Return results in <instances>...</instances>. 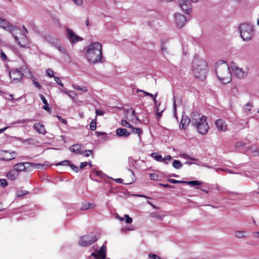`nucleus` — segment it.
Wrapping results in <instances>:
<instances>
[{"mask_svg":"<svg viewBox=\"0 0 259 259\" xmlns=\"http://www.w3.org/2000/svg\"><path fill=\"white\" fill-rule=\"evenodd\" d=\"M85 57L91 64L102 63L103 57L101 44L94 42L90 44L86 51Z\"/></svg>","mask_w":259,"mask_h":259,"instance_id":"nucleus-1","label":"nucleus"},{"mask_svg":"<svg viewBox=\"0 0 259 259\" xmlns=\"http://www.w3.org/2000/svg\"><path fill=\"white\" fill-rule=\"evenodd\" d=\"M215 71L219 79L223 83H229L232 79V73L228 64L224 61L215 63Z\"/></svg>","mask_w":259,"mask_h":259,"instance_id":"nucleus-2","label":"nucleus"},{"mask_svg":"<svg viewBox=\"0 0 259 259\" xmlns=\"http://www.w3.org/2000/svg\"><path fill=\"white\" fill-rule=\"evenodd\" d=\"M191 125L194 126L197 132L202 135H205L209 129L208 125L206 121V117L201 116L198 112H193L191 114Z\"/></svg>","mask_w":259,"mask_h":259,"instance_id":"nucleus-3","label":"nucleus"},{"mask_svg":"<svg viewBox=\"0 0 259 259\" xmlns=\"http://www.w3.org/2000/svg\"><path fill=\"white\" fill-rule=\"evenodd\" d=\"M207 63L203 60H195L193 62V72L196 78L203 79L205 77Z\"/></svg>","mask_w":259,"mask_h":259,"instance_id":"nucleus-4","label":"nucleus"},{"mask_svg":"<svg viewBox=\"0 0 259 259\" xmlns=\"http://www.w3.org/2000/svg\"><path fill=\"white\" fill-rule=\"evenodd\" d=\"M240 36L243 40L249 41L253 37L254 30L252 25L248 23H243L240 26Z\"/></svg>","mask_w":259,"mask_h":259,"instance_id":"nucleus-5","label":"nucleus"},{"mask_svg":"<svg viewBox=\"0 0 259 259\" xmlns=\"http://www.w3.org/2000/svg\"><path fill=\"white\" fill-rule=\"evenodd\" d=\"M0 27L5 30L11 32L16 40H18L17 33L21 32V29L18 27L13 26L6 19L0 18Z\"/></svg>","mask_w":259,"mask_h":259,"instance_id":"nucleus-6","label":"nucleus"},{"mask_svg":"<svg viewBox=\"0 0 259 259\" xmlns=\"http://www.w3.org/2000/svg\"><path fill=\"white\" fill-rule=\"evenodd\" d=\"M97 240L96 235L90 234L81 237L78 243L80 246H87L96 242Z\"/></svg>","mask_w":259,"mask_h":259,"instance_id":"nucleus-7","label":"nucleus"},{"mask_svg":"<svg viewBox=\"0 0 259 259\" xmlns=\"http://www.w3.org/2000/svg\"><path fill=\"white\" fill-rule=\"evenodd\" d=\"M27 32L26 28L23 25V30L21 29V32L19 33H20L21 37L20 38L18 37V40L15 38L18 45L23 48H28L29 47V41L26 35V33Z\"/></svg>","mask_w":259,"mask_h":259,"instance_id":"nucleus-8","label":"nucleus"},{"mask_svg":"<svg viewBox=\"0 0 259 259\" xmlns=\"http://www.w3.org/2000/svg\"><path fill=\"white\" fill-rule=\"evenodd\" d=\"M231 69L233 73L239 78H242L246 76L248 73V68H240L234 63L231 65Z\"/></svg>","mask_w":259,"mask_h":259,"instance_id":"nucleus-9","label":"nucleus"},{"mask_svg":"<svg viewBox=\"0 0 259 259\" xmlns=\"http://www.w3.org/2000/svg\"><path fill=\"white\" fill-rule=\"evenodd\" d=\"M34 166L38 168L40 166H42L41 164H32L30 162H20L15 164L13 167L17 170L19 173V172L24 171L26 169L29 167Z\"/></svg>","mask_w":259,"mask_h":259,"instance_id":"nucleus-10","label":"nucleus"},{"mask_svg":"<svg viewBox=\"0 0 259 259\" xmlns=\"http://www.w3.org/2000/svg\"><path fill=\"white\" fill-rule=\"evenodd\" d=\"M126 118L133 123L137 124L140 122V120L136 115L135 111L133 109H130L125 111Z\"/></svg>","mask_w":259,"mask_h":259,"instance_id":"nucleus-11","label":"nucleus"},{"mask_svg":"<svg viewBox=\"0 0 259 259\" xmlns=\"http://www.w3.org/2000/svg\"><path fill=\"white\" fill-rule=\"evenodd\" d=\"M66 31L67 32V35L71 44H75L83 40L82 37L76 35L70 28H67Z\"/></svg>","mask_w":259,"mask_h":259,"instance_id":"nucleus-12","label":"nucleus"},{"mask_svg":"<svg viewBox=\"0 0 259 259\" xmlns=\"http://www.w3.org/2000/svg\"><path fill=\"white\" fill-rule=\"evenodd\" d=\"M1 159L3 160L9 161L14 159L17 156V153L15 151H2L0 153Z\"/></svg>","mask_w":259,"mask_h":259,"instance_id":"nucleus-13","label":"nucleus"},{"mask_svg":"<svg viewBox=\"0 0 259 259\" xmlns=\"http://www.w3.org/2000/svg\"><path fill=\"white\" fill-rule=\"evenodd\" d=\"M179 5L182 10L186 14H189L191 12V5L188 0H180Z\"/></svg>","mask_w":259,"mask_h":259,"instance_id":"nucleus-14","label":"nucleus"},{"mask_svg":"<svg viewBox=\"0 0 259 259\" xmlns=\"http://www.w3.org/2000/svg\"><path fill=\"white\" fill-rule=\"evenodd\" d=\"M9 75L12 80H21L23 74L19 70L12 69L10 71Z\"/></svg>","mask_w":259,"mask_h":259,"instance_id":"nucleus-15","label":"nucleus"},{"mask_svg":"<svg viewBox=\"0 0 259 259\" xmlns=\"http://www.w3.org/2000/svg\"><path fill=\"white\" fill-rule=\"evenodd\" d=\"M175 18L176 23L178 27L181 28L184 26L187 21L185 16L180 13H177L175 14Z\"/></svg>","mask_w":259,"mask_h":259,"instance_id":"nucleus-16","label":"nucleus"},{"mask_svg":"<svg viewBox=\"0 0 259 259\" xmlns=\"http://www.w3.org/2000/svg\"><path fill=\"white\" fill-rule=\"evenodd\" d=\"M106 246L103 245L100 250L96 252L92 253V255L95 256L98 259H105L106 258Z\"/></svg>","mask_w":259,"mask_h":259,"instance_id":"nucleus-17","label":"nucleus"},{"mask_svg":"<svg viewBox=\"0 0 259 259\" xmlns=\"http://www.w3.org/2000/svg\"><path fill=\"white\" fill-rule=\"evenodd\" d=\"M215 126L219 132H226L227 130V124L223 119H219L215 121Z\"/></svg>","mask_w":259,"mask_h":259,"instance_id":"nucleus-18","label":"nucleus"},{"mask_svg":"<svg viewBox=\"0 0 259 259\" xmlns=\"http://www.w3.org/2000/svg\"><path fill=\"white\" fill-rule=\"evenodd\" d=\"M190 123H191V117L189 118L187 115H183L180 123V128L186 129Z\"/></svg>","mask_w":259,"mask_h":259,"instance_id":"nucleus-19","label":"nucleus"},{"mask_svg":"<svg viewBox=\"0 0 259 259\" xmlns=\"http://www.w3.org/2000/svg\"><path fill=\"white\" fill-rule=\"evenodd\" d=\"M33 128L38 134L42 135H45L47 133L45 125L40 123H35L33 125Z\"/></svg>","mask_w":259,"mask_h":259,"instance_id":"nucleus-20","label":"nucleus"},{"mask_svg":"<svg viewBox=\"0 0 259 259\" xmlns=\"http://www.w3.org/2000/svg\"><path fill=\"white\" fill-rule=\"evenodd\" d=\"M116 134L118 137H122L124 138L128 137L131 133L128 132L125 128H118L116 130Z\"/></svg>","mask_w":259,"mask_h":259,"instance_id":"nucleus-21","label":"nucleus"},{"mask_svg":"<svg viewBox=\"0 0 259 259\" xmlns=\"http://www.w3.org/2000/svg\"><path fill=\"white\" fill-rule=\"evenodd\" d=\"M19 174L13 167V169L10 170L7 174V177L8 179L11 180H14L19 177Z\"/></svg>","mask_w":259,"mask_h":259,"instance_id":"nucleus-22","label":"nucleus"},{"mask_svg":"<svg viewBox=\"0 0 259 259\" xmlns=\"http://www.w3.org/2000/svg\"><path fill=\"white\" fill-rule=\"evenodd\" d=\"M249 144V141L247 140H245L243 141H240L237 142L235 145V148L237 150H241L244 149L245 150L246 149H249L248 147H246V145Z\"/></svg>","mask_w":259,"mask_h":259,"instance_id":"nucleus-23","label":"nucleus"},{"mask_svg":"<svg viewBox=\"0 0 259 259\" xmlns=\"http://www.w3.org/2000/svg\"><path fill=\"white\" fill-rule=\"evenodd\" d=\"M81 147V145L80 144H74L70 147V150L72 152L76 153L77 154L83 153V152L81 153L80 152Z\"/></svg>","mask_w":259,"mask_h":259,"instance_id":"nucleus-24","label":"nucleus"},{"mask_svg":"<svg viewBox=\"0 0 259 259\" xmlns=\"http://www.w3.org/2000/svg\"><path fill=\"white\" fill-rule=\"evenodd\" d=\"M124 217H120L117 213H116L115 214V218L121 221H123L124 220V219H125V222L127 224H131L132 222V218H131L128 214H125Z\"/></svg>","mask_w":259,"mask_h":259,"instance_id":"nucleus-25","label":"nucleus"},{"mask_svg":"<svg viewBox=\"0 0 259 259\" xmlns=\"http://www.w3.org/2000/svg\"><path fill=\"white\" fill-rule=\"evenodd\" d=\"M49 42L50 44V45L54 48H56L60 44L59 39L55 37H50L49 39Z\"/></svg>","mask_w":259,"mask_h":259,"instance_id":"nucleus-26","label":"nucleus"},{"mask_svg":"<svg viewBox=\"0 0 259 259\" xmlns=\"http://www.w3.org/2000/svg\"><path fill=\"white\" fill-rule=\"evenodd\" d=\"M137 93H142L144 94V95L145 96H149L150 97H151L153 101L155 102H156V97H157V94H155L154 95H152V94L150 93H148V92H145L143 90H140V89H137Z\"/></svg>","mask_w":259,"mask_h":259,"instance_id":"nucleus-27","label":"nucleus"},{"mask_svg":"<svg viewBox=\"0 0 259 259\" xmlns=\"http://www.w3.org/2000/svg\"><path fill=\"white\" fill-rule=\"evenodd\" d=\"M132 129V133L134 134H137L139 137V140H141V135L143 134V131L141 128L138 127H134L133 126V127L131 128Z\"/></svg>","mask_w":259,"mask_h":259,"instance_id":"nucleus-28","label":"nucleus"},{"mask_svg":"<svg viewBox=\"0 0 259 259\" xmlns=\"http://www.w3.org/2000/svg\"><path fill=\"white\" fill-rule=\"evenodd\" d=\"M62 91V92L67 94L69 97H70L72 99L75 98L77 96V93L72 91H69L66 89H65V90H63Z\"/></svg>","mask_w":259,"mask_h":259,"instance_id":"nucleus-29","label":"nucleus"},{"mask_svg":"<svg viewBox=\"0 0 259 259\" xmlns=\"http://www.w3.org/2000/svg\"><path fill=\"white\" fill-rule=\"evenodd\" d=\"M150 215L152 218H156L160 220H162L166 215L165 214H158L157 212H153L150 213Z\"/></svg>","mask_w":259,"mask_h":259,"instance_id":"nucleus-30","label":"nucleus"},{"mask_svg":"<svg viewBox=\"0 0 259 259\" xmlns=\"http://www.w3.org/2000/svg\"><path fill=\"white\" fill-rule=\"evenodd\" d=\"M246 234L245 231H237L235 232V236L238 238L245 237L246 236Z\"/></svg>","mask_w":259,"mask_h":259,"instance_id":"nucleus-31","label":"nucleus"},{"mask_svg":"<svg viewBox=\"0 0 259 259\" xmlns=\"http://www.w3.org/2000/svg\"><path fill=\"white\" fill-rule=\"evenodd\" d=\"M95 206V205L92 203H90L89 202H84L82 204L81 209L83 210H87L90 208H93Z\"/></svg>","mask_w":259,"mask_h":259,"instance_id":"nucleus-32","label":"nucleus"},{"mask_svg":"<svg viewBox=\"0 0 259 259\" xmlns=\"http://www.w3.org/2000/svg\"><path fill=\"white\" fill-rule=\"evenodd\" d=\"M72 87L74 89L80 90L83 93L88 92V90L87 87L84 86H80L77 84H73Z\"/></svg>","mask_w":259,"mask_h":259,"instance_id":"nucleus-33","label":"nucleus"},{"mask_svg":"<svg viewBox=\"0 0 259 259\" xmlns=\"http://www.w3.org/2000/svg\"><path fill=\"white\" fill-rule=\"evenodd\" d=\"M151 157L154 158L155 159V160H156L157 161H158V162H163V158L162 157L161 155H158L157 154V153L153 152L151 154Z\"/></svg>","mask_w":259,"mask_h":259,"instance_id":"nucleus-34","label":"nucleus"},{"mask_svg":"<svg viewBox=\"0 0 259 259\" xmlns=\"http://www.w3.org/2000/svg\"><path fill=\"white\" fill-rule=\"evenodd\" d=\"M33 121V119H22V120H17V121H16L14 122H12V124H24V123H26L27 122H31V121Z\"/></svg>","mask_w":259,"mask_h":259,"instance_id":"nucleus-35","label":"nucleus"},{"mask_svg":"<svg viewBox=\"0 0 259 259\" xmlns=\"http://www.w3.org/2000/svg\"><path fill=\"white\" fill-rule=\"evenodd\" d=\"M184 184H187V185L194 186L201 185L202 182L198 181H184Z\"/></svg>","mask_w":259,"mask_h":259,"instance_id":"nucleus-36","label":"nucleus"},{"mask_svg":"<svg viewBox=\"0 0 259 259\" xmlns=\"http://www.w3.org/2000/svg\"><path fill=\"white\" fill-rule=\"evenodd\" d=\"M172 166L176 169H180L182 167V164L180 160H174L172 163Z\"/></svg>","mask_w":259,"mask_h":259,"instance_id":"nucleus-37","label":"nucleus"},{"mask_svg":"<svg viewBox=\"0 0 259 259\" xmlns=\"http://www.w3.org/2000/svg\"><path fill=\"white\" fill-rule=\"evenodd\" d=\"M252 105L250 104V103H247L243 108L244 112L246 113H249V112L252 110Z\"/></svg>","mask_w":259,"mask_h":259,"instance_id":"nucleus-38","label":"nucleus"},{"mask_svg":"<svg viewBox=\"0 0 259 259\" xmlns=\"http://www.w3.org/2000/svg\"><path fill=\"white\" fill-rule=\"evenodd\" d=\"M55 48L62 54H66L67 53L66 49L63 46H62L61 44L57 46Z\"/></svg>","mask_w":259,"mask_h":259,"instance_id":"nucleus-39","label":"nucleus"},{"mask_svg":"<svg viewBox=\"0 0 259 259\" xmlns=\"http://www.w3.org/2000/svg\"><path fill=\"white\" fill-rule=\"evenodd\" d=\"M121 124L122 126H124L125 127L132 128L133 127V125L130 123L128 121L126 120H122L121 121Z\"/></svg>","mask_w":259,"mask_h":259,"instance_id":"nucleus-40","label":"nucleus"},{"mask_svg":"<svg viewBox=\"0 0 259 259\" xmlns=\"http://www.w3.org/2000/svg\"><path fill=\"white\" fill-rule=\"evenodd\" d=\"M250 150H251L253 153L254 155L259 154V149L255 145L252 146L250 148Z\"/></svg>","mask_w":259,"mask_h":259,"instance_id":"nucleus-41","label":"nucleus"},{"mask_svg":"<svg viewBox=\"0 0 259 259\" xmlns=\"http://www.w3.org/2000/svg\"><path fill=\"white\" fill-rule=\"evenodd\" d=\"M97 121L96 119H94L92 120V121L90 123V128L92 131H95L96 129L97 126Z\"/></svg>","mask_w":259,"mask_h":259,"instance_id":"nucleus-42","label":"nucleus"},{"mask_svg":"<svg viewBox=\"0 0 259 259\" xmlns=\"http://www.w3.org/2000/svg\"><path fill=\"white\" fill-rule=\"evenodd\" d=\"M32 81L36 88L38 89V90L41 89V84L35 80L34 77H32Z\"/></svg>","mask_w":259,"mask_h":259,"instance_id":"nucleus-43","label":"nucleus"},{"mask_svg":"<svg viewBox=\"0 0 259 259\" xmlns=\"http://www.w3.org/2000/svg\"><path fill=\"white\" fill-rule=\"evenodd\" d=\"M70 161L68 160L62 161L58 163L56 165H64V166H69Z\"/></svg>","mask_w":259,"mask_h":259,"instance_id":"nucleus-44","label":"nucleus"},{"mask_svg":"<svg viewBox=\"0 0 259 259\" xmlns=\"http://www.w3.org/2000/svg\"><path fill=\"white\" fill-rule=\"evenodd\" d=\"M168 181L171 184H184V181H179L175 179H169Z\"/></svg>","mask_w":259,"mask_h":259,"instance_id":"nucleus-45","label":"nucleus"},{"mask_svg":"<svg viewBox=\"0 0 259 259\" xmlns=\"http://www.w3.org/2000/svg\"><path fill=\"white\" fill-rule=\"evenodd\" d=\"M163 161L166 164H167L168 162L172 159V157L170 155H166L163 158Z\"/></svg>","mask_w":259,"mask_h":259,"instance_id":"nucleus-46","label":"nucleus"},{"mask_svg":"<svg viewBox=\"0 0 259 259\" xmlns=\"http://www.w3.org/2000/svg\"><path fill=\"white\" fill-rule=\"evenodd\" d=\"M155 110L157 117L158 118H160L162 116V113L163 112L164 110H160L158 106L156 107Z\"/></svg>","mask_w":259,"mask_h":259,"instance_id":"nucleus-47","label":"nucleus"},{"mask_svg":"<svg viewBox=\"0 0 259 259\" xmlns=\"http://www.w3.org/2000/svg\"><path fill=\"white\" fill-rule=\"evenodd\" d=\"M46 73L49 77H53L54 78V71L52 69L50 68L47 69L46 71Z\"/></svg>","mask_w":259,"mask_h":259,"instance_id":"nucleus-48","label":"nucleus"},{"mask_svg":"<svg viewBox=\"0 0 259 259\" xmlns=\"http://www.w3.org/2000/svg\"><path fill=\"white\" fill-rule=\"evenodd\" d=\"M27 192L26 191L24 190H18L16 192V195L17 197H21L22 196L24 195L25 194H27Z\"/></svg>","mask_w":259,"mask_h":259,"instance_id":"nucleus-49","label":"nucleus"},{"mask_svg":"<svg viewBox=\"0 0 259 259\" xmlns=\"http://www.w3.org/2000/svg\"><path fill=\"white\" fill-rule=\"evenodd\" d=\"M7 185H8V183L6 179H0V186H2V187H5Z\"/></svg>","mask_w":259,"mask_h":259,"instance_id":"nucleus-50","label":"nucleus"},{"mask_svg":"<svg viewBox=\"0 0 259 259\" xmlns=\"http://www.w3.org/2000/svg\"><path fill=\"white\" fill-rule=\"evenodd\" d=\"M0 53H1V56H0L1 59L3 61H6L7 58V55H6V54L2 50L0 51Z\"/></svg>","mask_w":259,"mask_h":259,"instance_id":"nucleus-51","label":"nucleus"},{"mask_svg":"<svg viewBox=\"0 0 259 259\" xmlns=\"http://www.w3.org/2000/svg\"><path fill=\"white\" fill-rule=\"evenodd\" d=\"M181 156L182 157H183L185 159H190V160H196V159L194 158H193V157H190L188 154H183L181 155Z\"/></svg>","mask_w":259,"mask_h":259,"instance_id":"nucleus-52","label":"nucleus"},{"mask_svg":"<svg viewBox=\"0 0 259 259\" xmlns=\"http://www.w3.org/2000/svg\"><path fill=\"white\" fill-rule=\"evenodd\" d=\"M54 78L55 81L58 84H59L60 85H61L62 87L64 86L63 83L62 82V81H61V80L60 79V78L58 77L54 76Z\"/></svg>","mask_w":259,"mask_h":259,"instance_id":"nucleus-53","label":"nucleus"},{"mask_svg":"<svg viewBox=\"0 0 259 259\" xmlns=\"http://www.w3.org/2000/svg\"><path fill=\"white\" fill-rule=\"evenodd\" d=\"M216 171H219V170H222V171H226L228 173H230V174H235V172H233L231 170H230L229 169H223V168H217L215 169Z\"/></svg>","mask_w":259,"mask_h":259,"instance_id":"nucleus-54","label":"nucleus"},{"mask_svg":"<svg viewBox=\"0 0 259 259\" xmlns=\"http://www.w3.org/2000/svg\"><path fill=\"white\" fill-rule=\"evenodd\" d=\"M148 256L151 259H160V257L153 253H150Z\"/></svg>","mask_w":259,"mask_h":259,"instance_id":"nucleus-55","label":"nucleus"},{"mask_svg":"<svg viewBox=\"0 0 259 259\" xmlns=\"http://www.w3.org/2000/svg\"><path fill=\"white\" fill-rule=\"evenodd\" d=\"M39 97L45 105H48V101L44 95L39 94Z\"/></svg>","mask_w":259,"mask_h":259,"instance_id":"nucleus-56","label":"nucleus"},{"mask_svg":"<svg viewBox=\"0 0 259 259\" xmlns=\"http://www.w3.org/2000/svg\"><path fill=\"white\" fill-rule=\"evenodd\" d=\"M69 166L71 167V168L72 169V170H73V171H74L75 172H78V168L77 166H76L75 165H73V164H71V163H70L69 164Z\"/></svg>","mask_w":259,"mask_h":259,"instance_id":"nucleus-57","label":"nucleus"},{"mask_svg":"<svg viewBox=\"0 0 259 259\" xmlns=\"http://www.w3.org/2000/svg\"><path fill=\"white\" fill-rule=\"evenodd\" d=\"M56 117L58 118V119L60 121H61L63 123L65 124H66L67 123V120L65 119H64L63 118H62L59 115H57Z\"/></svg>","mask_w":259,"mask_h":259,"instance_id":"nucleus-58","label":"nucleus"},{"mask_svg":"<svg viewBox=\"0 0 259 259\" xmlns=\"http://www.w3.org/2000/svg\"><path fill=\"white\" fill-rule=\"evenodd\" d=\"M161 50L164 54L168 53L167 48L165 47L164 45H162L161 46Z\"/></svg>","mask_w":259,"mask_h":259,"instance_id":"nucleus-59","label":"nucleus"},{"mask_svg":"<svg viewBox=\"0 0 259 259\" xmlns=\"http://www.w3.org/2000/svg\"><path fill=\"white\" fill-rule=\"evenodd\" d=\"M74 3L78 6H82L83 4L82 0H72Z\"/></svg>","mask_w":259,"mask_h":259,"instance_id":"nucleus-60","label":"nucleus"},{"mask_svg":"<svg viewBox=\"0 0 259 259\" xmlns=\"http://www.w3.org/2000/svg\"><path fill=\"white\" fill-rule=\"evenodd\" d=\"M18 139L22 143H24V142H29V141H32L33 140L31 138H29V139H26V140H24L22 138H18Z\"/></svg>","mask_w":259,"mask_h":259,"instance_id":"nucleus-61","label":"nucleus"},{"mask_svg":"<svg viewBox=\"0 0 259 259\" xmlns=\"http://www.w3.org/2000/svg\"><path fill=\"white\" fill-rule=\"evenodd\" d=\"M132 230H133V229L130 228V227L122 228L121 229V231L122 233H124L127 231H132Z\"/></svg>","mask_w":259,"mask_h":259,"instance_id":"nucleus-62","label":"nucleus"},{"mask_svg":"<svg viewBox=\"0 0 259 259\" xmlns=\"http://www.w3.org/2000/svg\"><path fill=\"white\" fill-rule=\"evenodd\" d=\"M151 180H154L157 178V175L155 174H150L149 175Z\"/></svg>","mask_w":259,"mask_h":259,"instance_id":"nucleus-63","label":"nucleus"},{"mask_svg":"<svg viewBox=\"0 0 259 259\" xmlns=\"http://www.w3.org/2000/svg\"><path fill=\"white\" fill-rule=\"evenodd\" d=\"M42 108L43 109H44L47 111H49V112L51 111V108L49 107L48 104L45 105L44 106H42Z\"/></svg>","mask_w":259,"mask_h":259,"instance_id":"nucleus-64","label":"nucleus"}]
</instances>
